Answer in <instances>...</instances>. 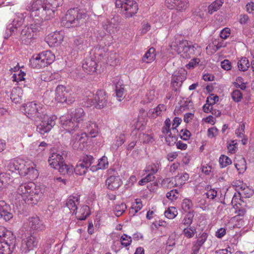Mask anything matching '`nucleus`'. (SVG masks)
<instances>
[{"mask_svg":"<svg viewBox=\"0 0 254 254\" xmlns=\"http://www.w3.org/2000/svg\"><path fill=\"white\" fill-rule=\"evenodd\" d=\"M85 102L87 107L94 106L96 107V93L95 94L90 92L85 98Z\"/></svg>","mask_w":254,"mask_h":254,"instance_id":"obj_43","label":"nucleus"},{"mask_svg":"<svg viewBox=\"0 0 254 254\" xmlns=\"http://www.w3.org/2000/svg\"><path fill=\"white\" fill-rule=\"evenodd\" d=\"M19 173L20 176H26L29 175L30 177H36L38 175V172L35 169V165L31 162H25L19 159Z\"/></svg>","mask_w":254,"mask_h":254,"instance_id":"obj_10","label":"nucleus"},{"mask_svg":"<svg viewBox=\"0 0 254 254\" xmlns=\"http://www.w3.org/2000/svg\"><path fill=\"white\" fill-rule=\"evenodd\" d=\"M224 3L223 0H215L208 7V12L210 14L218 10Z\"/></svg>","mask_w":254,"mask_h":254,"instance_id":"obj_42","label":"nucleus"},{"mask_svg":"<svg viewBox=\"0 0 254 254\" xmlns=\"http://www.w3.org/2000/svg\"><path fill=\"white\" fill-rule=\"evenodd\" d=\"M44 192V187L36 186L33 182L22 184L13 194L15 203L23 202L28 204H36L42 198Z\"/></svg>","mask_w":254,"mask_h":254,"instance_id":"obj_2","label":"nucleus"},{"mask_svg":"<svg viewBox=\"0 0 254 254\" xmlns=\"http://www.w3.org/2000/svg\"><path fill=\"white\" fill-rule=\"evenodd\" d=\"M156 98L155 91L154 90H150L148 91L145 96L143 97L142 102L144 104H148L151 103Z\"/></svg>","mask_w":254,"mask_h":254,"instance_id":"obj_46","label":"nucleus"},{"mask_svg":"<svg viewBox=\"0 0 254 254\" xmlns=\"http://www.w3.org/2000/svg\"><path fill=\"white\" fill-rule=\"evenodd\" d=\"M121 244L125 247H127L130 245L131 242V238L127 235L124 234L121 238Z\"/></svg>","mask_w":254,"mask_h":254,"instance_id":"obj_59","label":"nucleus"},{"mask_svg":"<svg viewBox=\"0 0 254 254\" xmlns=\"http://www.w3.org/2000/svg\"><path fill=\"white\" fill-rule=\"evenodd\" d=\"M160 163L156 162L155 163H152L146 165L144 171L146 173H148L149 174H152L153 176L157 173L160 168Z\"/></svg>","mask_w":254,"mask_h":254,"instance_id":"obj_36","label":"nucleus"},{"mask_svg":"<svg viewBox=\"0 0 254 254\" xmlns=\"http://www.w3.org/2000/svg\"><path fill=\"white\" fill-rule=\"evenodd\" d=\"M15 242L12 232L0 226V254H11L15 247Z\"/></svg>","mask_w":254,"mask_h":254,"instance_id":"obj_5","label":"nucleus"},{"mask_svg":"<svg viewBox=\"0 0 254 254\" xmlns=\"http://www.w3.org/2000/svg\"><path fill=\"white\" fill-rule=\"evenodd\" d=\"M27 223L28 227L34 230L42 231L45 228L42 221L37 216L29 218Z\"/></svg>","mask_w":254,"mask_h":254,"instance_id":"obj_22","label":"nucleus"},{"mask_svg":"<svg viewBox=\"0 0 254 254\" xmlns=\"http://www.w3.org/2000/svg\"><path fill=\"white\" fill-rule=\"evenodd\" d=\"M144 143L152 142L154 140L153 136L150 134H142L139 137Z\"/></svg>","mask_w":254,"mask_h":254,"instance_id":"obj_64","label":"nucleus"},{"mask_svg":"<svg viewBox=\"0 0 254 254\" xmlns=\"http://www.w3.org/2000/svg\"><path fill=\"white\" fill-rule=\"evenodd\" d=\"M155 50L153 48H151L144 55L142 61L147 64L151 63L155 60Z\"/></svg>","mask_w":254,"mask_h":254,"instance_id":"obj_32","label":"nucleus"},{"mask_svg":"<svg viewBox=\"0 0 254 254\" xmlns=\"http://www.w3.org/2000/svg\"><path fill=\"white\" fill-rule=\"evenodd\" d=\"M25 73L24 72L20 70L18 74L14 73L13 74L12 76V80L15 82H19L24 80L25 79Z\"/></svg>","mask_w":254,"mask_h":254,"instance_id":"obj_60","label":"nucleus"},{"mask_svg":"<svg viewBox=\"0 0 254 254\" xmlns=\"http://www.w3.org/2000/svg\"><path fill=\"white\" fill-rule=\"evenodd\" d=\"M115 5L117 8H121L126 18L133 16L137 12L138 4L133 0H116Z\"/></svg>","mask_w":254,"mask_h":254,"instance_id":"obj_7","label":"nucleus"},{"mask_svg":"<svg viewBox=\"0 0 254 254\" xmlns=\"http://www.w3.org/2000/svg\"><path fill=\"white\" fill-rule=\"evenodd\" d=\"M59 172L63 174H71L73 172V167L71 165H67L64 163H62L59 167H58V169Z\"/></svg>","mask_w":254,"mask_h":254,"instance_id":"obj_39","label":"nucleus"},{"mask_svg":"<svg viewBox=\"0 0 254 254\" xmlns=\"http://www.w3.org/2000/svg\"><path fill=\"white\" fill-rule=\"evenodd\" d=\"M193 217V216L192 215V214H191L190 212H189L185 215L183 220V223L185 225H188L190 226L192 222Z\"/></svg>","mask_w":254,"mask_h":254,"instance_id":"obj_61","label":"nucleus"},{"mask_svg":"<svg viewBox=\"0 0 254 254\" xmlns=\"http://www.w3.org/2000/svg\"><path fill=\"white\" fill-rule=\"evenodd\" d=\"M23 94V90L19 87H14L12 89L10 99L15 104L19 103L21 101V97Z\"/></svg>","mask_w":254,"mask_h":254,"instance_id":"obj_27","label":"nucleus"},{"mask_svg":"<svg viewBox=\"0 0 254 254\" xmlns=\"http://www.w3.org/2000/svg\"><path fill=\"white\" fill-rule=\"evenodd\" d=\"M55 59L54 54L46 51L33 56L30 60V64L34 68L41 69L52 64Z\"/></svg>","mask_w":254,"mask_h":254,"instance_id":"obj_6","label":"nucleus"},{"mask_svg":"<svg viewBox=\"0 0 254 254\" xmlns=\"http://www.w3.org/2000/svg\"><path fill=\"white\" fill-rule=\"evenodd\" d=\"M250 66L249 61L245 57L241 58L238 62V67L240 70L245 71L248 70Z\"/></svg>","mask_w":254,"mask_h":254,"instance_id":"obj_45","label":"nucleus"},{"mask_svg":"<svg viewBox=\"0 0 254 254\" xmlns=\"http://www.w3.org/2000/svg\"><path fill=\"white\" fill-rule=\"evenodd\" d=\"M88 131L91 137H95L98 134V127L96 124L94 123H89L86 126Z\"/></svg>","mask_w":254,"mask_h":254,"instance_id":"obj_41","label":"nucleus"},{"mask_svg":"<svg viewBox=\"0 0 254 254\" xmlns=\"http://www.w3.org/2000/svg\"><path fill=\"white\" fill-rule=\"evenodd\" d=\"M64 39L62 31H55L48 35L47 37V42L51 46H56L60 44Z\"/></svg>","mask_w":254,"mask_h":254,"instance_id":"obj_19","label":"nucleus"},{"mask_svg":"<svg viewBox=\"0 0 254 254\" xmlns=\"http://www.w3.org/2000/svg\"><path fill=\"white\" fill-rule=\"evenodd\" d=\"M189 0H178L175 9L179 12H185L189 7Z\"/></svg>","mask_w":254,"mask_h":254,"instance_id":"obj_40","label":"nucleus"},{"mask_svg":"<svg viewBox=\"0 0 254 254\" xmlns=\"http://www.w3.org/2000/svg\"><path fill=\"white\" fill-rule=\"evenodd\" d=\"M74 214L78 219L81 220H85L90 214L89 208L87 205H83L80 207L79 210H77Z\"/></svg>","mask_w":254,"mask_h":254,"instance_id":"obj_30","label":"nucleus"},{"mask_svg":"<svg viewBox=\"0 0 254 254\" xmlns=\"http://www.w3.org/2000/svg\"><path fill=\"white\" fill-rule=\"evenodd\" d=\"M36 31L35 25L32 24L24 27L21 32V39L22 42L26 44L30 43V41L34 38Z\"/></svg>","mask_w":254,"mask_h":254,"instance_id":"obj_17","label":"nucleus"},{"mask_svg":"<svg viewBox=\"0 0 254 254\" xmlns=\"http://www.w3.org/2000/svg\"><path fill=\"white\" fill-rule=\"evenodd\" d=\"M235 166L239 173H244L247 169V164L245 159L242 158L235 164Z\"/></svg>","mask_w":254,"mask_h":254,"instance_id":"obj_51","label":"nucleus"},{"mask_svg":"<svg viewBox=\"0 0 254 254\" xmlns=\"http://www.w3.org/2000/svg\"><path fill=\"white\" fill-rule=\"evenodd\" d=\"M60 120L63 128L71 134L78 131L79 127H82V126L80 127V124L76 121H73L72 118L68 119L65 116H62Z\"/></svg>","mask_w":254,"mask_h":254,"instance_id":"obj_13","label":"nucleus"},{"mask_svg":"<svg viewBox=\"0 0 254 254\" xmlns=\"http://www.w3.org/2000/svg\"><path fill=\"white\" fill-rule=\"evenodd\" d=\"M178 212L175 207H171L165 211V216L170 219H174L177 215Z\"/></svg>","mask_w":254,"mask_h":254,"instance_id":"obj_54","label":"nucleus"},{"mask_svg":"<svg viewBox=\"0 0 254 254\" xmlns=\"http://www.w3.org/2000/svg\"><path fill=\"white\" fill-rule=\"evenodd\" d=\"M26 16V13H16L12 22L7 26L6 29L7 34L11 35L16 31L17 28L23 24Z\"/></svg>","mask_w":254,"mask_h":254,"instance_id":"obj_14","label":"nucleus"},{"mask_svg":"<svg viewBox=\"0 0 254 254\" xmlns=\"http://www.w3.org/2000/svg\"><path fill=\"white\" fill-rule=\"evenodd\" d=\"M232 163V161L228 156L222 155L219 158V164L221 168H224Z\"/></svg>","mask_w":254,"mask_h":254,"instance_id":"obj_55","label":"nucleus"},{"mask_svg":"<svg viewBox=\"0 0 254 254\" xmlns=\"http://www.w3.org/2000/svg\"><path fill=\"white\" fill-rule=\"evenodd\" d=\"M183 234L187 238H192L196 233V230L194 227L189 226L183 230Z\"/></svg>","mask_w":254,"mask_h":254,"instance_id":"obj_50","label":"nucleus"},{"mask_svg":"<svg viewBox=\"0 0 254 254\" xmlns=\"http://www.w3.org/2000/svg\"><path fill=\"white\" fill-rule=\"evenodd\" d=\"M189 178L190 176L187 173L178 174L174 179L175 181L174 186L176 187L182 186L189 180Z\"/></svg>","mask_w":254,"mask_h":254,"instance_id":"obj_29","label":"nucleus"},{"mask_svg":"<svg viewBox=\"0 0 254 254\" xmlns=\"http://www.w3.org/2000/svg\"><path fill=\"white\" fill-rule=\"evenodd\" d=\"M239 195L242 197H250L254 193L253 190L246 185L242 184L239 188L237 189Z\"/></svg>","mask_w":254,"mask_h":254,"instance_id":"obj_33","label":"nucleus"},{"mask_svg":"<svg viewBox=\"0 0 254 254\" xmlns=\"http://www.w3.org/2000/svg\"><path fill=\"white\" fill-rule=\"evenodd\" d=\"M231 96L235 102H238L242 99L243 94L240 90H235L232 93Z\"/></svg>","mask_w":254,"mask_h":254,"instance_id":"obj_56","label":"nucleus"},{"mask_svg":"<svg viewBox=\"0 0 254 254\" xmlns=\"http://www.w3.org/2000/svg\"><path fill=\"white\" fill-rule=\"evenodd\" d=\"M9 206L3 201H0V218L8 221L13 217L12 214L8 211Z\"/></svg>","mask_w":254,"mask_h":254,"instance_id":"obj_24","label":"nucleus"},{"mask_svg":"<svg viewBox=\"0 0 254 254\" xmlns=\"http://www.w3.org/2000/svg\"><path fill=\"white\" fill-rule=\"evenodd\" d=\"M85 12L78 8L70 9L62 18V24L65 27H75L83 22L86 18Z\"/></svg>","mask_w":254,"mask_h":254,"instance_id":"obj_4","label":"nucleus"},{"mask_svg":"<svg viewBox=\"0 0 254 254\" xmlns=\"http://www.w3.org/2000/svg\"><path fill=\"white\" fill-rule=\"evenodd\" d=\"M108 165L107 157L103 156L98 160L97 166H92L90 169L92 172L96 171L99 169H105L108 167Z\"/></svg>","mask_w":254,"mask_h":254,"instance_id":"obj_37","label":"nucleus"},{"mask_svg":"<svg viewBox=\"0 0 254 254\" xmlns=\"http://www.w3.org/2000/svg\"><path fill=\"white\" fill-rule=\"evenodd\" d=\"M21 111L29 119L41 122L37 126V130L44 134L50 131L55 125V117H48L45 113L43 105L39 102H30L24 104Z\"/></svg>","mask_w":254,"mask_h":254,"instance_id":"obj_1","label":"nucleus"},{"mask_svg":"<svg viewBox=\"0 0 254 254\" xmlns=\"http://www.w3.org/2000/svg\"><path fill=\"white\" fill-rule=\"evenodd\" d=\"M84 70L87 73L90 74L96 71L97 64L92 59H87L82 64Z\"/></svg>","mask_w":254,"mask_h":254,"instance_id":"obj_25","label":"nucleus"},{"mask_svg":"<svg viewBox=\"0 0 254 254\" xmlns=\"http://www.w3.org/2000/svg\"><path fill=\"white\" fill-rule=\"evenodd\" d=\"M120 19L119 16H115L106 20L103 22V28L110 34L115 33L119 30Z\"/></svg>","mask_w":254,"mask_h":254,"instance_id":"obj_16","label":"nucleus"},{"mask_svg":"<svg viewBox=\"0 0 254 254\" xmlns=\"http://www.w3.org/2000/svg\"><path fill=\"white\" fill-rule=\"evenodd\" d=\"M171 124V120L169 118H167L165 121V126L162 127V133H169L171 129H170V126Z\"/></svg>","mask_w":254,"mask_h":254,"instance_id":"obj_62","label":"nucleus"},{"mask_svg":"<svg viewBox=\"0 0 254 254\" xmlns=\"http://www.w3.org/2000/svg\"><path fill=\"white\" fill-rule=\"evenodd\" d=\"M88 137L85 132H77L72 136L70 143L76 150H83L87 144Z\"/></svg>","mask_w":254,"mask_h":254,"instance_id":"obj_12","label":"nucleus"},{"mask_svg":"<svg viewBox=\"0 0 254 254\" xmlns=\"http://www.w3.org/2000/svg\"><path fill=\"white\" fill-rule=\"evenodd\" d=\"M186 79V71L181 69L174 72L172 76L171 84L173 89L177 91L181 87L183 81Z\"/></svg>","mask_w":254,"mask_h":254,"instance_id":"obj_15","label":"nucleus"},{"mask_svg":"<svg viewBox=\"0 0 254 254\" xmlns=\"http://www.w3.org/2000/svg\"><path fill=\"white\" fill-rule=\"evenodd\" d=\"M122 181L119 176H111L106 181V185L111 190L119 189L122 185Z\"/></svg>","mask_w":254,"mask_h":254,"instance_id":"obj_20","label":"nucleus"},{"mask_svg":"<svg viewBox=\"0 0 254 254\" xmlns=\"http://www.w3.org/2000/svg\"><path fill=\"white\" fill-rule=\"evenodd\" d=\"M94 158L91 155H85L78 161L73 170L76 174L83 175L86 173L89 168L94 162Z\"/></svg>","mask_w":254,"mask_h":254,"instance_id":"obj_9","label":"nucleus"},{"mask_svg":"<svg viewBox=\"0 0 254 254\" xmlns=\"http://www.w3.org/2000/svg\"><path fill=\"white\" fill-rule=\"evenodd\" d=\"M79 203V197L78 195L70 196L66 201V206L69 209L70 213L75 214L78 209Z\"/></svg>","mask_w":254,"mask_h":254,"instance_id":"obj_23","label":"nucleus"},{"mask_svg":"<svg viewBox=\"0 0 254 254\" xmlns=\"http://www.w3.org/2000/svg\"><path fill=\"white\" fill-rule=\"evenodd\" d=\"M11 182V178L9 174L6 173H0V190L7 187Z\"/></svg>","mask_w":254,"mask_h":254,"instance_id":"obj_38","label":"nucleus"},{"mask_svg":"<svg viewBox=\"0 0 254 254\" xmlns=\"http://www.w3.org/2000/svg\"><path fill=\"white\" fill-rule=\"evenodd\" d=\"M64 160L63 155L60 153L54 152L49 156L48 162L49 165L54 169H58Z\"/></svg>","mask_w":254,"mask_h":254,"instance_id":"obj_21","label":"nucleus"},{"mask_svg":"<svg viewBox=\"0 0 254 254\" xmlns=\"http://www.w3.org/2000/svg\"><path fill=\"white\" fill-rule=\"evenodd\" d=\"M69 90L62 85H58L56 89V96L55 99L58 102H67V98Z\"/></svg>","mask_w":254,"mask_h":254,"instance_id":"obj_18","label":"nucleus"},{"mask_svg":"<svg viewBox=\"0 0 254 254\" xmlns=\"http://www.w3.org/2000/svg\"><path fill=\"white\" fill-rule=\"evenodd\" d=\"M116 96L119 101H122L125 97V90L122 85H117L116 87Z\"/></svg>","mask_w":254,"mask_h":254,"instance_id":"obj_47","label":"nucleus"},{"mask_svg":"<svg viewBox=\"0 0 254 254\" xmlns=\"http://www.w3.org/2000/svg\"><path fill=\"white\" fill-rule=\"evenodd\" d=\"M127 206L125 203L122 202L115 205L114 211L115 215L117 217H119L126 211Z\"/></svg>","mask_w":254,"mask_h":254,"instance_id":"obj_48","label":"nucleus"},{"mask_svg":"<svg viewBox=\"0 0 254 254\" xmlns=\"http://www.w3.org/2000/svg\"><path fill=\"white\" fill-rule=\"evenodd\" d=\"M165 136V140L169 145H172L176 143V137L175 133L170 131L169 133H163Z\"/></svg>","mask_w":254,"mask_h":254,"instance_id":"obj_52","label":"nucleus"},{"mask_svg":"<svg viewBox=\"0 0 254 254\" xmlns=\"http://www.w3.org/2000/svg\"><path fill=\"white\" fill-rule=\"evenodd\" d=\"M62 2L63 0H38L39 3L47 5L48 8H52L54 13L56 9L62 4Z\"/></svg>","mask_w":254,"mask_h":254,"instance_id":"obj_31","label":"nucleus"},{"mask_svg":"<svg viewBox=\"0 0 254 254\" xmlns=\"http://www.w3.org/2000/svg\"><path fill=\"white\" fill-rule=\"evenodd\" d=\"M193 206L192 201L188 198L184 199L181 203V207L185 212L189 211Z\"/></svg>","mask_w":254,"mask_h":254,"instance_id":"obj_49","label":"nucleus"},{"mask_svg":"<svg viewBox=\"0 0 254 254\" xmlns=\"http://www.w3.org/2000/svg\"><path fill=\"white\" fill-rule=\"evenodd\" d=\"M96 108H102L107 104V97L106 93L103 90H98L96 92Z\"/></svg>","mask_w":254,"mask_h":254,"instance_id":"obj_26","label":"nucleus"},{"mask_svg":"<svg viewBox=\"0 0 254 254\" xmlns=\"http://www.w3.org/2000/svg\"><path fill=\"white\" fill-rule=\"evenodd\" d=\"M19 159H12L6 162L5 168L7 170L12 173L18 171L19 173Z\"/></svg>","mask_w":254,"mask_h":254,"instance_id":"obj_35","label":"nucleus"},{"mask_svg":"<svg viewBox=\"0 0 254 254\" xmlns=\"http://www.w3.org/2000/svg\"><path fill=\"white\" fill-rule=\"evenodd\" d=\"M85 118V114L83 109L79 108L76 109L73 113L72 118L73 121H76L80 125V122L84 120Z\"/></svg>","mask_w":254,"mask_h":254,"instance_id":"obj_34","label":"nucleus"},{"mask_svg":"<svg viewBox=\"0 0 254 254\" xmlns=\"http://www.w3.org/2000/svg\"><path fill=\"white\" fill-rule=\"evenodd\" d=\"M142 207V201L139 199H136L135 202L133 204L131 209L130 210V213L134 215L139 211Z\"/></svg>","mask_w":254,"mask_h":254,"instance_id":"obj_53","label":"nucleus"},{"mask_svg":"<svg viewBox=\"0 0 254 254\" xmlns=\"http://www.w3.org/2000/svg\"><path fill=\"white\" fill-rule=\"evenodd\" d=\"M155 179L154 176L152 174H148L145 177L142 178L138 182V184L141 186H143L146 183L153 181Z\"/></svg>","mask_w":254,"mask_h":254,"instance_id":"obj_58","label":"nucleus"},{"mask_svg":"<svg viewBox=\"0 0 254 254\" xmlns=\"http://www.w3.org/2000/svg\"><path fill=\"white\" fill-rule=\"evenodd\" d=\"M170 47L173 54L176 53L184 59H190L200 53V47L190 44L187 40H175Z\"/></svg>","mask_w":254,"mask_h":254,"instance_id":"obj_3","label":"nucleus"},{"mask_svg":"<svg viewBox=\"0 0 254 254\" xmlns=\"http://www.w3.org/2000/svg\"><path fill=\"white\" fill-rule=\"evenodd\" d=\"M166 110L165 106L163 104H159L156 108L150 110V113H152V117L156 118L158 116L162 115Z\"/></svg>","mask_w":254,"mask_h":254,"instance_id":"obj_44","label":"nucleus"},{"mask_svg":"<svg viewBox=\"0 0 254 254\" xmlns=\"http://www.w3.org/2000/svg\"><path fill=\"white\" fill-rule=\"evenodd\" d=\"M39 238L33 235H30L22 240L20 250L22 253L26 254L37 247Z\"/></svg>","mask_w":254,"mask_h":254,"instance_id":"obj_11","label":"nucleus"},{"mask_svg":"<svg viewBox=\"0 0 254 254\" xmlns=\"http://www.w3.org/2000/svg\"><path fill=\"white\" fill-rule=\"evenodd\" d=\"M182 122V119L179 117H175L173 120V123L171 130L173 133H175L177 127Z\"/></svg>","mask_w":254,"mask_h":254,"instance_id":"obj_63","label":"nucleus"},{"mask_svg":"<svg viewBox=\"0 0 254 254\" xmlns=\"http://www.w3.org/2000/svg\"><path fill=\"white\" fill-rule=\"evenodd\" d=\"M37 3L41 6L38 8L33 7L31 13L32 17H39L42 20H49L54 17V12L52 8H48L47 5L43 3Z\"/></svg>","mask_w":254,"mask_h":254,"instance_id":"obj_8","label":"nucleus"},{"mask_svg":"<svg viewBox=\"0 0 254 254\" xmlns=\"http://www.w3.org/2000/svg\"><path fill=\"white\" fill-rule=\"evenodd\" d=\"M179 196L177 190H172L166 193V197L172 201L176 200Z\"/></svg>","mask_w":254,"mask_h":254,"instance_id":"obj_57","label":"nucleus"},{"mask_svg":"<svg viewBox=\"0 0 254 254\" xmlns=\"http://www.w3.org/2000/svg\"><path fill=\"white\" fill-rule=\"evenodd\" d=\"M125 141V135L124 133H120L118 134L114 139L111 146V149L115 151L117 149L122 145Z\"/></svg>","mask_w":254,"mask_h":254,"instance_id":"obj_28","label":"nucleus"}]
</instances>
